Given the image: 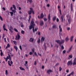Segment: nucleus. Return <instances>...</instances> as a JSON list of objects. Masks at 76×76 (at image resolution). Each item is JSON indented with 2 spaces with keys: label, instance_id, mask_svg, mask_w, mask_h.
Here are the masks:
<instances>
[{
  "label": "nucleus",
  "instance_id": "6e6552de",
  "mask_svg": "<svg viewBox=\"0 0 76 76\" xmlns=\"http://www.w3.org/2000/svg\"><path fill=\"white\" fill-rule=\"evenodd\" d=\"M76 64V58H75L73 61V66H75Z\"/></svg>",
  "mask_w": 76,
  "mask_h": 76
},
{
  "label": "nucleus",
  "instance_id": "6e6d98bb",
  "mask_svg": "<svg viewBox=\"0 0 76 76\" xmlns=\"http://www.w3.org/2000/svg\"><path fill=\"white\" fill-rule=\"evenodd\" d=\"M4 41L5 42H7V41H6V38H4Z\"/></svg>",
  "mask_w": 76,
  "mask_h": 76
},
{
  "label": "nucleus",
  "instance_id": "dca6fc26",
  "mask_svg": "<svg viewBox=\"0 0 76 76\" xmlns=\"http://www.w3.org/2000/svg\"><path fill=\"white\" fill-rule=\"evenodd\" d=\"M30 9L31 10V13H32L33 14H35V13H34V10L32 8H30Z\"/></svg>",
  "mask_w": 76,
  "mask_h": 76
},
{
  "label": "nucleus",
  "instance_id": "c03bdc74",
  "mask_svg": "<svg viewBox=\"0 0 76 76\" xmlns=\"http://www.w3.org/2000/svg\"><path fill=\"white\" fill-rule=\"evenodd\" d=\"M0 20H1V21H3V18H2V17L1 16H0Z\"/></svg>",
  "mask_w": 76,
  "mask_h": 76
},
{
  "label": "nucleus",
  "instance_id": "9b49d317",
  "mask_svg": "<svg viewBox=\"0 0 76 76\" xmlns=\"http://www.w3.org/2000/svg\"><path fill=\"white\" fill-rule=\"evenodd\" d=\"M59 31H60V32H61L62 31V28H61V25H59Z\"/></svg>",
  "mask_w": 76,
  "mask_h": 76
},
{
  "label": "nucleus",
  "instance_id": "3c124183",
  "mask_svg": "<svg viewBox=\"0 0 76 76\" xmlns=\"http://www.w3.org/2000/svg\"><path fill=\"white\" fill-rule=\"evenodd\" d=\"M23 26H24L23 25V23H22V24H21V28H23Z\"/></svg>",
  "mask_w": 76,
  "mask_h": 76
},
{
  "label": "nucleus",
  "instance_id": "b1692460",
  "mask_svg": "<svg viewBox=\"0 0 76 76\" xmlns=\"http://www.w3.org/2000/svg\"><path fill=\"white\" fill-rule=\"evenodd\" d=\"M56 28H57V26L56 25H53V29H56Z\"/></svg>",
  "mask_w": 76,
  "mask_h": 76
},
{
  "label": "nucleus",
  "instance_id": "69168bd1",
  "mask_svg": "<svg viewBox=\"0 0 76 76\" xmlns=\"http://www.w3.org/2000/svg\"><path fill=\"white\" fill-rule=\"evenodd\" d=\"M7 46L8 47H10V45L9 44H8L7 45Z\"/></svg>",
  "mask_w": 76,
  "mask_h": 76
},
{
  "label": "nucleus",
  "instance_id": "a19ab883",
  "mask_svg": "<svg viewBox=\"0 0 76 76\" xmlns=\"http://www.w3.org/2000/svg\"><path fill=\"white\" fill-rule=\"evenodd\" d=\"M38 28L36 27L35 28V30H34L35 31L37 32V30H38Z\"/></svg>",
  "mask_w": 76,
  "mask_h": 76
},
{
  "label": "nucleus",
  "instance_id": "39448f33",
  "mask_svg": "<svg viewBox=\"0 0 76 76\" xmlns=\"http://www.w3.org/2000/svg\"><path fill=\"white\" fill-rule=\"evenodd\" d=\"M9 28L10 31L11 33H13V31H12V30H13V27L12 26L10 25L9 26Z\"/></svg>",
  "mask_w": 76,
  "mask_h": 76
},
{
  "label": "nucleus",
  "instance_id": "f3484780",
  "mask_svg": "<svg viewBox=\"0 0 76 76\" xmlns=\"http://www.w3.org/2000/svg\"><path fill=\"white\" fill-rule=\"evenodd\" d=\"M44 15L43 13H42L40 15V18L42 19L44 18Z\"/></svg>",
  "mask_w": 76,
  "mask_h": 76
},
{
  "label": "nucleus",
  "instance_id": "2f4dec72",
  "mask_svg": "<svg viewBox=\"0 0 76 76\" xmlns=\"http://www.w3.org/2000/svg\"><path fill=\"white\" fill-rule=\"evenodd\" d=\"M14 9H15V10H16V6H15V5L14 4L13 5H12Z\"/></svg>",
  "mask_w": 76,
  "mask_h": 76
},
{
  "label": "nucleus",
  "instance_id": "e433bc0d",
  "mask_svg": "<svg viewBox=\"0 0 76 76\" xmlns=\"http://www.w3.org/2000/svg\"><path fill=\"white\" fill-rule=\"evenodd\" d=\"M14 30L15 31V32H18V31L16 28H14Z\"/></svg>",
  "mask_w": 76,
  "mask_h": 76
},
{
  "label": "nucleus",
  "instance_id": "5701e85b",
  "mask_svg": "<svg viewBox=\"0 0 76 76\" xmlns=\"http://www.w3.org/2000/svg\"><path fill=\"white\" fill-rule=\"evenodd\" d=\"M56 18H57V17L56 16H54L53 18V21H54L56 19Z\"/></svg>",
  "mask_w": 76,
  "mask_h": 76
},
{
  "label": "nucleus",
  "instance_id": "de8ad7c7",
  "mask_svg": "<svg viewBox=\"0 0 76 76\" xmlns=\"http://www.w3.org/2000/svg\"><path fill=\"white\" fill-rule=\"evenodd\" d=\"M12 12H13L14 13H16V11L15 10H12Z\"/></svg>",
  "mask_w": 76,
  "mask_h": 76
},
{
  "label": "nucleus",
  "instance_id": "4d7b16f0",
  "mask_svg": "<svg viewBox=\"0 0 76 76\" xmlns=\"http://www.w3.org/2000/svg\"><path fill=\"white\" fill-rule=\"evenodd\" d=\"M34 54L36 56H38V55H37V53L35 52Z\"/></svg>",
  "mask_w": 76,
  "mask_h": 76
},
{
  "label": "nucleus",
  "instance_id": "4be33fe9",
  "mask_svg": "<svg viewBox=\"0 0 76 76\" xmlns=\"http://www.w3.org/2000/svg\"><path fill=\"white\" fill-rule=\"evenodd\" d=\"M31 15H30L29 17V19L28 20L29 23H30V20H31Z\"/></svg>",
  "mask_w": 76,
  "mask_h": 76
},
{
  "label": "nucleus",
  "instance_id": "7ed1b4c3",
  "mask_svg": "<svg viewBox=\"0 0 76 76\" xmlns=\"http://www.w3.org/2000/svg\"><path fill=\"white\" fill-rule=\"evenodd\" d=\"M73 62H72V61H69L67 63V66H72L73 64Z\"/></svg>",
  "mask_w": 76,
  "mask_h": 76
},
{
  "label": "nucleus",
  "instance_id": "864d4df0",
  "mask_svg": "<svg viewBox=\"0 0 76 76\" xmlns=\"http://www.w3.org/2000/svg\"><path fill=\"white\" fill-rule=\"evenodd\" d=\"M38 34L39 35H41V33L39 31V32H38Z\"/></svg>",
  "mask_w": 76,
  "mask_h": 76
},
{
  "label": "nucleus",
  "instance_id": "f8f14e48",
  "mask_svg": "<svg viewBox=\"0 0 76 76\" xmlns=\"http://www.w3.org/2000/svg\"><path fill=\"white\" fill-rule=\"evenodd\" d=\"M68 23L69 24V25H70V23L72 22V19L70 18H69L68 19Z\"/></svg>",
  "mask_w": 76,
  "mask_h": 76
},
{
  "label": "nucleus",
  "instance_id": "ddd939ff",
  "mask_svg": "<svg viewBox=\"0 0 76 76\" xmlns=\"http://www.w3.org/2000/svg\"><path fill=\"white\" fill-rule=\"evenodd\" d=\"M40 26H42V25H44V22H43V21L42 20L40 21Z\"/></svg>",
  "mask_w": 76,
  "mask_h": 76
},
{
  "label": "nucleus",
  "instance_id": "aec40b11",
  "mask_svg": "<svg viewBox=\"0 0 76 76\" xmlns=\"http://www.w3.org/2000/svg\"><path fill=\"white\" fill-rule=\"evenodd\" d=\"M65 40L66 42L69 40V37L68 36L66 38Z\"/></svg>",
  "mask_w": 76,
  "mask_h": 76
},
{
  "label": "nucleus",
  "instance_id": "7c9ffc66",
  "mask_svg": "<svg viewBox=\"0 0 76 76\" xmlns=\"http://www.w3.org/2000/svg\"><path fill=\"white\" fill-rule=\"evenodd\" d=\"M8 55L9 58V60L10 61H11V57L10 56V55H9V54H8Z\"/></svg>",
  "mask_w": 76,
  "mask_h": 76
},
{
  "label": "nucleus",
  "instance_id": "412c9836",
  "mask_svg": "<svg viewBox=\"0 0 76 76\" xmlns=\"http://www.w3.org/2000/svg\"><path fill=\"white\" fill-rule=\"evenodd\" d=\"M40 41H41V40H40V38H39V37L38 38V39L37 41L38 44H39V43H40Z\"/></svg>",
  "mask_w": 76,
  "mask_h": 76
},
{
  "label": "nucleus",
  "instance_id": "4468645a",
  "mask_svg": "<svg viewBox=\"0 0 76 76\" xmlns=\"http://www.w3.org/2000/svg\"><path fill=\"white\" fill-rule=\"evenodd\" d=\"M49 72H53V71L51 69H49L47 71V73H48L49 75L50 74V73H49Z\"/></svg>",
  "mask_w": 76,
  "mask_h": 76
},
{
  "label": "nucleus",
  "instance_id": "774afa93",
  "mask_svg": "<svg viewBox=\"0 0 76 76\" xmlns=\"http://www.w3.org/2000/svg\"><path fill=\"white\" fill-rule=\"evenodd\" d=\"M50 4H48L47 5V7H50Z\"/></svg>",
  "mask_w": 76,
  "mask_h": 76
},
{
  "label": "nucleus",
  "instance_id": "1a4fd4ad",
  "mask_svg": "<svg viewBox=\"0 0 76 76\" xmlns=\"http://www.w3.org/2000/svg\"><path fill=\"white\" fill-rule=\"evenodd\" d=\"M3 28L4 29V31H7V30L6 28V24H4Z\"/></svg>",
  "mask_w": 76,
  "mask_h": 76
},
{
  "label": "nucleus",
  "instance_id": "473e14b6",
  "mask_svg": "<svg viewBox=\"0 0 76 76\" xmlns=\"http://www.w3.org/2000/svg\"><path fill=\"white\" fill-rule=\"evenodd\" d=\"M14 42V44H15V45H17V42H16L15 41H13Z\"/></svg>",
  "mask_w": 76,
  "mask_h": 76
},
{
  "label": "nucleus",
  "instance_id": "20e7f679",
  "mask_svg": "<svg viewBox=\"0 0 76 76\" xmlns=\"http://www.w3.org/2000/svg\"><path fill=\"white\" fill-rule=\"evenodd\" d=\"M32 28H33V31L34 33L35 34V29H34V27L33 26L30 25V26L29 27V29L31 30V29H32Z\"/></svg>",
  "mask_w": 76,
  "mask_h": 76
},
{
  "label": "nucleus",
  "instance_id": "c85d7f7f",
  "mask_svg": "<svg viewBox=\"0 0 76 76\" xmlns=\"http://www.w3.org/2000/svg\"><path fill=\"white\" fill-rule=\"evenodd\" d=\"M32 13V10H31L28 11V14L29 15H31Z\"/></svg>",
  "mask_w": 76,
  "mask_h": 76
},
{
  "label": "nucleus",
  "instance_id": "9d476101",
  "mask_svg": "<svg viewBox=\"0 0 76 76\" xmlns=\"http://www.w3.org/2000/svg\"><path fill=\"white\" fill-rule=\"evenodd\" d=\"M56 42L58 43V44H59V45L60 46H61V44H60V43L61 42V41L60 40H56Z\"/></svg>",
  "mask_w": 76,
  "mask_h": 76
},
{
  "label": "nucleus",
  "instance_id": "13d9d810",
  "mask_svg": "<svg viewBox=\"0 0 76 76\" xmlns=\"http://www.w3.org/2000/svg\"><path fill=\"white\" fill-rule=\"evenodd\" d=\"M3 37H2V38H4V37H5V36H4V35H5V34H3Z\"/></svg>",
  "mask_w": 76,
  "mask_h": 76
},
{
  "label": "nucleus",
  "instance_id": "680f3d73",
  "mask_svg": "<svg viewBox=\"0 0 76 76\" xmlns=\"http://www.w3.org/2000/svg\"><path fill=\"white\" fill-rule=\"evenodd\" d=\"M56 21H57V22H58L59 21V19H58V18H57Z\"/></svg>",
  "mask_w": 76,
  "mask_h": 76
},
{
  "label": "nucleus",
  "instance_id": "2eb2a0df",
  "mask_svg": "<svg viewBox=\"0 0 76 76\" xmlns=\"http://www.w3.org/2000/svg\"><path fill=\"white\" fill-rule=\"evenodd\" d=\"M45 39V38H44V37H42L41 39V41L42 42L43 41H44Z\"/></svg>",
  "mask_w": 76,
  "mask_h": 76
},
{
  "label": "nucleus",
  "instance_id": "423d86ee",
  "mask_svg": "<svg viewBox=\"0 0 76 76\" xmlns=\"http://www.w3.org/2000/svg\"><path fill=\"white\" fill-rule=\"evenodd\" d=\"M30 25H31L32 26H33L34 27L35 26V22H34V21L33 20H32L30 23Z\"/></svg>",
  "mask_w": 76,
  "mask_h": 76
},
{
  "label": "nucleus",
  "instance_id": "a878e982",
  "mask_svg": "<svg viewBox=\"0 0 76 76\" xmlns=\"http://www.w3.org/2000/svg\"><path fill=\"white\" fill-rule=\"evenodd\" d=\"M29 41H30V42H33L34 41V39L31 38L29 40Z\"/></svg>",
  "mask_w": 76,
  "mask_h": 76
},
{
  "label": "nucleus",
  "instance_id": "f03ea898",
  "mask_svg": "<svg viewBox=\"0 0 76 76\" xmlns=\"http://www.w3.org/2000/svg\"><path fill=\"white\" fill-rule=\"evenodd\" d=\"M60 20L62 22H63V21H65L66 19L64 18V15H62L61 17Z\"/></svg>",
  "mask_w": 76,
  "mask_h": 76
},
{
  "label": "nucleus",
  "instance_id": "c9c22d12",
  "mask_svg": "<svg viewBox=\"0 0 76 76\" xmlns=\"http://www.w3.org/2000/svg\"><path fill=\"white\" fill-rule=\"evenodd\" d=\"M5 75H8V72L7 70H6L5 71Z\"/></svg>",
  "mask_w": 76,
  "mask_h": 76
},
{
  "label": "nucleus",
  "instance_id": "0eeeda50",
  "mask_svg": "<svg viewBox=\"0 0 76 76\" xmlns=\"http://www.w3.org/2000/svg\"><path fill=\"white\" fill-rule=\"evenodd\" d=\"M48 18V21L49 22V23H51V22H50V20H51V16H50V14H49Z\"/></svg>",
  "mask_w": 76,
  "mask_h": 76
},
{
  "label": "nucleus",
  "instance_id": "6ab92c4d",
  "mask_svg": "<svg viewBox=\"0 0 76 76\" xmlns=\"http://www.w3.org/2000/svg\"><path fill=\"white\" fill-rule=\"evenodd\" d=\"M73 36H72L70 38V41L71 42H72L73 41Z\"/></svg>",
  "mask_w": 76,
  "mask_h": 76
},
{
  "label": "nucleus",
  "instance_id": "f704fd0d",
  "mask_svg": "<svg viewBox=\"0 0 76 76\" xmlns=\"http://www.w3.org/2000/svg\"><path fill=\"white\" fill-rule=\"evenodd\" d=\"M21 34H25V31H24L23 30L21 31Z\"/></svg>",
  "mask_w": 76,
  "mask_h": 76
},
{
  "label": "nucleus",
  "instance_id": "09e8293b",
  "mask_svg": "<svg viewBox=\"0 0 76 76\" xmlns=\"http://www.w3.org/2000/svg\"><path fill=\"white\" fill-rule=\"evenodd\" d=\"M69 57L70 58H72V57H73V56H72V55H69Z\"/></svg>",
  "mask_w": 76,
  "mask_h": 76
},
{
  "label": "nucleus",
  "instance_id": "58836bf2",
  "mask_svg": "<svg viewBox=\"0 0 76 76\" xmlns=\"http://www.w3.org/2000/svg\"><path fill=\"white\" fill-rule=\"evenodd\" d=\"M61 48L62 50H64V47L63 45H61Z\"/></svg>",
  "mask_w": 76,
  "mask_h": 76
},
{
  "label": "nucleus",
  "instance_id": "338daca9",
  "mask_svg": "<svg viewBox=\"0 0 76 76\" xmlns=\"http://www.w3.org/2000/svg\"><path fill=\"white\" fill-rule=\"evenodd\" d=\"M34 65H36L37 64V61H34Z\"/></svg>",
  "mask_w": 76,
  "mask_h": 76
},
{
  "label": "nucleus",
  "instance_id": "ea45409f",
  "mask_svg": "<svg viewBox=\"0 0 76 76\" xmlns=\"http://www.w3.org/2000/svg\"><path fill=\"white\" fill-rule=\"evenodd\" d=\"M59 11L60 12V15H62V14H61V9H59Z\"/></svg>",
  "mask_w": 76,
  "mask_h": 76
},
{
  "label": "nucleus",
  "instance_id": "5fc2aeb1",
  "mask_svg": "<svg viewBox=\"0 0 76 76\" xmlns=\"http://www.w3.org/2000/svg\"><path fill=\"white\" fill-rule=\"evenodd\" d=\"M20 50H22V46L21 45L20 46Z\"/></svg>",
  "mask_w": 76,
  "mask_h": 76
},
{
  "label": "nucleus",
  "instance_id": "bb28decb",
  "mask_svg": "<svg viewBox=\"0 0 76 76\" xmlns=\"http://www.w3.org/2000/svg\"><path fill=\"white\" fill-rule=\"evenodd\" d=\"M74 72H71L69 74H70V75L71 76V75H72V76H73L74 75Z\"/></svg>",
  "mask_w": 76,
  "mask_h": 76
},
{
  "label": "nucleus",
  "instance_id": "cd10ccee",
  "mask_svg": "<svg viewBox=\"0 0 76 76\" xmlns=\"http://www.w3.org/2000/svg\"><path fill=\"white\" fill-rule=\"evenodd\" d=\"M71 10H73V4H71Z\"/></svg>",
  "mask_w": 76,
  "mask_h": 76
},
{
  "label": "nucleus",
  "instance_id": "4c0bfd02",
  "mask_svg": "<svg viewBox=\"0 0 76 76\" xmlns=\"http://www.w3.org/2000/svg\"><path fill=\"white\" fill-rule=\"evenodd\" d=\"M72 46H71L69 49V52H70L71 50H72Z\"/></svg>",
  "mask_w": 76,
  "mask_h": 76
},
{
  "label": "nucleus",
  "instance_id": "72a5a7b5",
  "mask_svg": "<svg viewBox=\"0 0 76 76\" xmlns=\"http://www.w3.org/2000/svg\"><path fill=\"white\" fill-rule=\"evenodd\" d=\"M8 64L10 66H12V64H10V61H8Z\"/></svg>",
  "mask_w": 76,
  "mask_h": 76
},
{
  "label": "nucleus",
  "instance_id": "bf43d9fd",
  "mask_svg": "<svg viewBox=\"0 0 76 76\" xmlns=\"http://www.w3.org/2000/svg\"><path fill=\"white\" fill-rule=\"evenodd\" d=\"M29 54H30V55H32V52H30Z\"/></svg>",
  "mask_w": 76,
  "mask_h": 76
},
{
  "label": "nucleus",
  "instance_id": "0e129e2a",
  "mask_svg": "<svg viewBox=\"0 0 76 76\" xmlns=\"http://www.w3.org/2000/svg\"><path fill=\"white\" fill-rule=\"evenodd\" d=\"M0 54H1V56H3V52H1Z\"/></svg>",
  "mask_w": 76,
  "mask_h": 76
},
{
  "label": "nucleus",
  "instance_id": "37998d69",
  "mask_svg": "<svg viewBox=\"0 0 76 76\" xmlns=\"http://www.w3.org/2000/svg\"><path fill=\"white\" fill-rule=\"evenodd\" d=\"M59 70L60 72H61V70H62V68H61V67H60L59 68Z\"/></svg>",
  "mask_w": 76,
  "mask_h": 76
},
{
  "label": "nucleus",
  "instance_id": "8fccbe9b",
  "mask_svg": "<svg viewBox=\"0 0 76 76\" xmlns=\"http://www.w3.org/2000/svg\"><path fill=\"white\" fill-rule=\"evenodd\" d=\"M32 51L33 53H34V51H35V49H34V48H33L32 49Z\"/></svg>",
  "mask_w": 76,
  "mask_h": 76
},
{
  "label": "nucleus",
  "instance_id": "c756f323",
  "mask_svg": "<svg viewBox=\"0 0 76 76\" xmlns=\"http://www.w3.org/2000/svg\"><path fill=\"white\" fill-rule=\"evenodd\" d=\"M20 70H25V69H24V68H22L21 66L20 67Z\"/></svg>",
  "mask_w": 76,
  "mask_h": 76
},
{
  "label": "nucleus",
  "instance_id": "603ef678",
  "mask_svg": "<svg viewBox=\"0 0 76 76\" xmlns=\"http://www.w3.org/2000/svg\"><path fill=\"white\" fill-rule=\"evenodd\" d=\"M66 51L64 50L63 51V54H65L66 53Z\"/></svg>",
  "mask_w": 76,
  "mask_h": 76
},
{
  "label": "nucleus",
  "instance_id": "e2e57ef3",
  "mask_svg": "<svg viewBox=\"0 0 76 76\" xmlns=\"http://www.w3.org/2000/svg\"><path fill=\"white\" fill-rule=\"evenodd\" d=\"M42 69H44V66H42Z\"/></svg>",
  "mask_w": 76,
  "mask_h": 76
},
{
  "label": "nucleus",
  "instance_id": "49530a36",
  "mask_svg": "<svg viewBox=\"0 0 76 76\" xmlns=\"http://www.w3.org/2000/svg\"><path fill=\"white\" fill-rule=\"evenodd\" d=\"M10 13L11 14V16H13V12H10Z\"/></svg>",
  "mask_w": 76,
  "mask_h": 76
},
{
  "label": "nucleus",
  "instance_id": "052dcab7",
  "mask_svg": "<svg viewBox=\"0 0 76 76\" xmlns=\"http://www.w3.org/2000/svg\"><path fill=\"white\" fill-rule=\"evenodd\" d=\"M58 65H59V63H57L56 64V66H58Z\"/></svg>",
  "mask_w": 76,
  "mask_h": 76
},
{
  "label": "nucleus",
  "instance_id": "a18cd8bd",
  "mask_svg": "<svg viewBox=\"0 0 76 76\" xmlns=\"http://www.w3.org/2000/svg\"><path fill=\"white\" fill-rule=\"evenodd\" d=\"M66 29H67L68 31H70V27H67Z\"/></svg>",
  "mask_w": 76,
  "mask_h": 76
},
{
  "label": "nucleus",
  "instance_id": "f257e3e1",
  "mask_svg": "<svg viewBox=\"0 0 76 76\" xmlns=\"http://www.w3.org/2000/svg\"><path fill=\"white\" fill-rule=\"evenodd\" d=\"M20 33L18 32L17 33V35H16L15 36V40H19V39H20Z\"/></svg>",
  "mask_w": 76,
  "mask_h": 76
},
{
  "label": "nucleus",
  "instance_id": "a211bd4d",
  "mask_svg": "<svg viewBox=\"0 0 76 76\" xmlns=\"http://www.w3.org/2000/svg\"><path fill=\"white\" fill-rule=\"evenodd\" d=\"M64 42V40H61V42L60 43V44H61V45L62 44H63Z\"/></svg>",
  "mask_w": 76,
  "mask_h": 76
},
{
  "label": "nucleus",
  "instance_id": "393cba45",
  "mask_svg": "<svg viewBox=\"0 0 76 76\" xmlns=\"http://www.w3.org/2000/svg\"><path fill=\"white\" fill-rule=\"evenodd\" d=\"M14 48H15V50H16V51H18V47L16 46H15L14 47Z\"/></svg>",
  "mask_w": 76,
  "mask_h": 76
},
{
  "label": "nucleus",
  "instance_id": "79ce46f5",
  "mask_svg": "<svg viewBox=\"0 0 76 76\" xmlns=\"http://www.w3.org/2000/svg\"><path fill=\"white\" fill-rule=\"evenodd\" d=\"M43 19H44V21H47V20H48V19L46 18H43Z\"/></svg>",
  "mask_w": 76,
  "mask_h": 76
}]
</instances>
